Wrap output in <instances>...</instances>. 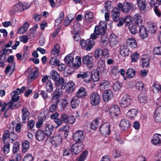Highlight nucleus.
Here are the masks:
<instances>
[{
  "mask_svg": "<svg viewBox=\"0 0 161 161\" xmlns=\"http://www.w3.org/2000/svg\"><path fill=\"white\" fill-rule=\"evenodd\" d=\"M106 28V22H100L99 26H95L94 33L90 36V38L95 40L100 35V42L103 45L106 46L108 44L107 36L105 34Z\"/></svg>",
  "mask_w": 161,
  "mask_h": 161,
  "instance_id": "f257e3e1",
  "label": "nucleus"
},
{
  "mask_svg": "<svg viewBox=\"0 0 161 161\" xmlns=\"http://www.w3.org/2000/svg\"><path fill=\"white\" fill-rule=\"evenodd\" d=\"M106 66L105 62L103 60H101L98 64L97 69L98 70H96L92 72V76H91L92 79L93 81H97L99 79V72L102 73L105 70Z\"/></svg>",
  "mask_w": 161,
  "mask_h": 161,
  "instance_id": "f03ea898",
  "label": "nucleus"
},
{
  "mask_svg": "<svg viewBox=\"0 0 161 161\" xmlns=\"http://www.w3.org/2000/svg\"><path fill=\"white\" fill-rule=\"evenodd\" d=\"M95 43L93 40L87 39L86 41L81 40L80 41V46L82 49H85L86 51L90 50Z\"/></svg>",
  "mask_w": 161,
  "mask_h": 161,
  "instance_id": "7ed1b4c3",
  "label": "nucleus"
},
{
  "mask_svg": "<svg viewBox=\"0 0 161 161\" xmlns=\"http://www.w3.org/2000/svg\"><path fill=\"white\" fill-rule=\"evenodd\" d=\"M73 139L76 143H81L84 139V132L81 130H78L73 134Z\"/></svg>",
  "mask_w": 161,
  "mask_h": 161,
  "instance_id": "20e7f679",
  "label": "nucleus"
},
{
  "mask_svg": "<svg viewBox=\"0 0 161 161\" xmlns=\"http://www.w3.org/2000/svg\"><path fill=\"white\" fill-rule=\"evenodd\" d=\"M82 62L90 69H91L94 64V59L91 55H87L82 58Z\"/></svg>",
  "mask_w": 161,
  "mask_h": 161,
  "instance_id": "39448f33",
  "label": "nucleus"
},
{
  "mask_svg": "<svg viewBox=\"0 0 161 161\" xmlns=\"http://www.w3.org/2000/svg\"><path fill=\"white\" fill-rule=\"evenodd\" d=\"M118 7L123 13L128 14L130 11L133 5L129 2H125L123 4L120 3H118Z\"/></svg>",
  "mask_w": 161,
  "mask_h": 161,
  "instance_id": "423d86ee",
  "label": "nucleus"
},
{
  "mask_svg": "<svg viewBox=\"0 0 161 161\" xmlns=\"http://www.w3.org/2000/svg\"><path fill=\"white\" fill-rule=\"evenodd\" d=\"M62 141V137L59 134L54 135L51 139V142L52 144L56 147L59 145L61 144Z\"/></svg>",
  "mask_w": 161,
  "mask_h": 161,
  "instance_id": "0eeeda50",
  "label": "nucleus"
},
{
  "mask_svg": "<svg viewBox=\"0 0 161 161\" xmlns=\"http://www.w3.org/2000/svg\"><path fill=\"white\" fill-rule=\"evenodd\" d=\"M100 130L101 134L103 136L109 135L111 131L109 124L105 123L103 124L100 128Z\"/></svg>",
  "mask_w": 161,
  "mask_h": 161,
  "instance_id": "6e6552de",
  "label": "nucleus"
},
{
  "mask_svg": "<svg viewBox=\"0 0 161 161\" xmlns=\"http://www.w3.org/2000/svg\"><path fill=\"white\" fill-rule=\"evenodd\" d=\"M90 103L92 105L94 106L98 105L100 102L99 95L97 93H93L90 96Z\"/></svg>",
  "mask_w": 161,
  "mask_h": 161,
  "instance_id": "1a4fd4ad",
  "label": "nucleus"
},
{
  "mask_svg": "<svg viewBox=\"0 0 161 161\" xmlns=\"http://www.w3.org/2000/svg\"><path fill=\"white\" fill-rule=\"evenodd\" d=\"M131 100L130 97L129 95H125L120 100V106L123 108H126L130 105Z\"/></svg>",
  "mask_w": 161,
  "mask_h": 161,
  "instance_id": "9d476101",
  "label": "nucleus"
},
{
  "mask_svg": "<svg viewBox=\"0 0 161 161\" xmlns=\"http://www.w3.org/2000/svg\"><path fill=\"white\" fill-rule=\"evenodd\" d=\"M63 93V92L61 89H60L59 87L57 88L55 91L53 92L51 95L52 97V102L53 103H58L59 102L58 98L60 95Z\"/></svg>",
  "mask_w": 161,
  "mask_h": 161,
  "instance_id": "9b49d317",
  "label": "nucleus"
},
{
  "mask_svg": "<svg viewBox=\"0 0 161 161\" xmlns=\"http://www.w3.org/2000/svg\"><path fill=\"white\" fill-rule=\"evenodd\" d=\"M78 78L82 79L86 83H90L91 81V77L86 72H80L77 75Z\"/></svg>",
  "mask_w": 161,
  "mask_h": 161,
  "instance_id": "f8f14e48",
  "label": "nucleus"
},
{
  "mask_svg": "<svg viewBox=\"0 0 161 161\" xmlns=\"http://www.w3.org/2000/svg\"><path fill=\"white\" fill-rule=\"evenodd\" d=\"M83 147L82 144L75 143L71 147V151L75 154H78L83 150Z\"/></svg>",
  "mask_w": 161,
  "mask_h": 161,
  "instance_id": "ddd939ff",
  "label": "nucleus"
},
{
  "mask_svg": "<svg viewBox=\"0 0 161 161\" xmlns=\"http://www.w3.org/2000/svg\"><path fill=\"white\" fill-rule=\"evenodd\" d=\"M151 142L154 145L161 146V135L155 134L152 137Z\"/></svg>",
  "mask_w": 161,
  "mask_h": 161,
  "instance_id": "4468645a",
  "label": "nucleus"
},
{
  "mask_svg": "<svg viewBox=\"0 0 161 161\" xmlns=\"http://www.w3.org/2000/svg\"><path fill=\"white\" fill-rule=\"evenodd\" d=\"M54 126L52 124L46 123L45 125L44 132L47 137L49 136L52 134Z\"/></svg>",
  "mask_w": 161,
  "mask_h": 161,
  "instance_id": "2eb2a0df",
  "label": "nucleus"
},
{
  "mask_svg": "<svg viewBox=\"0 0 161 161\" xmlns=\"http://www.w3.org/2000/svg\"><path fill=\"white\" fill-rule=\"evenodd\" d=\"M137 6L140 11L142 13H144L146 10L147 3L146 0H136Z\"/></svg>",
  "mask_w": 161,
  "mask_h": 161,
  "instance_id": "dca6fc26",
  "label": "nucleus"
},
{
  "mask_svg": "<svg viewBox=\"0 0 161 161\" xmlns=\"http://www.w3.org/2000/svg\"><path fill=\"white\" fill-rule=\"evenodd\" d=\"M120 14V9L117 7L114 8L112 10L111 14L112 19L114 21L117 22L119 20Z\"/></svg>",
  "mask_w": 161,
  "mask_h": 161,
  "instance_id": "f3484780",
  "label": "nucleus"
},
{
  "mask_svg": "<svg viewBox=\"0 0 161 161\" xmlns=\"http://www.w3.org/2000/svg\"><path fill=\"white\" fill-rule=\"evenodd\" d=\"M138 113L137 110L132 108L129 110L126 114V116L129 119H133L137 116Z\"/></svg>",
  "mask_w": 161,
  "mask_h": 161,
  "instance_id": "a211bd4d",
  "label": "nucleus"
},
{
  "mask_svg": "<svg viewBox=\"0 0 161 161\" xmlns=\"http://www.w3.org/2000/svg\"><path fill=\"white\" fill-rule=\"evenodd\" d=\"M55 81V84L56 87H59L60 86V89H64L65 88L66 84L64 82V80L62 77H59Z\"/></svg>",
  "mask_w": 161,
  "mask_h": 161,
  "instance_id": "6ab92c4d",
  "label": "nucleus"
},
{
  "mask_svg": "<svg viewBox=\"0 0 161 161\" xmlns=\"http://www.w3.org/2000/svg\"><path fill=\"white\" fill-rule=\"evenodd\" d=\"M109 114L112 117L117 116L120 114L119 108L117 106H113L110 109Z\"/></svg>",
  "mask_w": 161,
  "mask_h": 161,
  "instance_id": "aec40b11",
  "label": "nucleus"
},
{
  "mask_svg": "<svg viewBox=\"0 0 161 161\" xmlns=\"http://www.w3.org/2000/svg\"><path fill=\"white\" fill-rule=\"evenodd\" d=\"M113 94L111 90H107L103 94V98L105 102L110 100L113 97Z\"/></svg>",
  "mask_w": 161,
  "mask_h": 161,
  "instance_id": "412c9836",
  "label": "nucleus"
},
{
  "mask_svg": "<svg viewBox=\"0 0 161 161\" xmlns=\"http://www.w3.org/2000/svg\"><path fill=\"white\" fill-rule=\"evenodd\" d=\"M139 27V32L140 36L142 39H144L148 36V32L145 27L143 25H141Z\"/></svg>",
  "mask_w": 161,
  "mask_h": 161,
  "instance_id": "4be33fe9",
  "label": "nucleus"
},
{
  "mask_svg": "<svg viewBox=\"0 0 161 161\" xmlns=\"http://www.w3.org/2000/svg\"><path fill=\"white\" fill-rule=\"evenodd\" d=\"M66 86L67 87L65 90L67 93L69 94L72 93L75 88L74 83L71 81H69Z\"/></svg>",
  "mask_w": 161,
  "mask_h": 161,
  "instance_id": "5701e85b",
  "label": "nucleus"
},
{
  "mask_svg": "<svg viewBox=\"0 0 161 161\" xmlns=\"http://www.w3.org/2000/svg\"><path fill=\"white\" fill-rule=\"evenodd\" d=\"M154 117V120L156 122H161V106L156 110Z\"/></svg>",
  "mask_w": 161,
  "mask_h": 161,
  "instance_id": "b1692460",
  "label": "nucleus"
},
{
  "mask_svg": "<svg viewBox=\"0 0 161 161\" xmlns=\"http://www.w3.org/2000/svg\"><path fill=\"white\" fill-rule=\"evenodd\" d=\"M40 120H38L36 123V126L37 128L40 127L43 124V121L46 120L47 118V115H46L44 112H41L39 117Z\"/></svg>",
  "mask_w": 161,
  "mask_h": 161,
  "instance_id": "393cba45",
  "label": "nucleus"
},
{
  "mask_svg": "<svg viewBox=\"0 0 161 161\" xmlns=\"http://www.w3.org/2000/svg\"><path fill=\"white\" fill-rule=\"evenodd\" d=\"M119 125L123 130H125L130 126V123L129 121L126 119H123L120 121Z\"/></svg>",
  "mask_w": 161,
  "mask_h": 161,
  "instance_id": "a878e982",
  "label": "nucleus"
},
{
  "mask_svg": "<svg viewBox=\"0 0 161 161\" xmlns=\"http://www.w3.org/2000/svg\"><path fill=\"white\" fill-rule=\"evenodd\" d=\"M130 53V50L128 46L126 45H123L120 47V53L124 57L128 56Z\"/></svg>",
  "mask_w": 161,
  "mask_h": 161,
  "instance_id": "bb28decb",
  "label": "nucleus"
},
{
  "mask_svg": "<svg viewBox=\"0 0 161 161\" xmlns=\"http://www.w3.org/2000/svg\"><path fill=\"white\" fill-rule=\"evenodd\" d=\"M117 36L113 34H111L109 36V41L110 46L112 47L115 46L118 42Z\"/></svg>",
  "mask_w": 161,
  "mask_h": 161,
  "instance_id": "cd10ccee",
  "label": "nucleus"
},
{
  "mask_svg": "<svg viewBox=\"0 0 161 161\" xmlns=\"http://www.w3.org/2000/svg\"><path fill=\"white\" fill-rule=\"evenodd\" d=\"M22 117L24 122H25L26 120L29 119L30 113L28 110L25 108H23L22 109Z\"/></svg>",
  "mask_w": 161,
  "mask_h": 161,
  "instance_id": "c85d7f7f",
  "label": "nucleus"
},
{
  "mask_svg": "<svg viewBox=\"0 0 161 161\" xmlns=\"http://www.w3.org/2000/svg\"><path fill=\"white\" fill-rule=\"evenodd\" d=\"M140 63L143 68H147L149 64L148 57L146 55L143 56L141 58Z\"/></svg>",
  "mask_w": 161,
  "mask_h": 161,
  "instance_id": "c756f323",
  "label": "nucleus"
},
{
  "mask_svg": "<svg viewBox=\"0 0 161 161\" xmlns=\"http://www.w3.org/2000/svg\"><path fill=\"white\" fill-rule=\"evenodd\" d=\"M74 59L73 55L71 54H69L65 57L64 61L67 65L70 67L73 66V62Z\"/></svg>",
  "mask_w": 161,
  "mask_h": 161,
  "instance_id": "7c9ffc66",
  "label": "nucleus"
},
{
  "mask_svg": "<svg viewBox=\"0 0 161 161\" xmlns=\"http://www.w3.org/2000/svg\"><path fill=\"white\" fill-rule=\"evenodd\" d=\"M86 92L84 88L81 87L78 90L76 95L78 98H83L86 96Z\"/></svg>",
  "mask_w": 161,
  "mask_h": 161,
  "instance_id": "2f4dec72",
  "label": "nucleus"
},
{
  "mask_svg": "<svg viewBox=\"0 0 161 161\" xmlns=\"http://www.w3.org/2000/svg\"><path fill=\"white\" fill-rule=\"evenodd\" d=\"M134 20L137 25V27L142 25V19L140 14H135L134 16Z\"/></svg>",
  "mask_w": 161,
  "mask_h": 161,
  "instance_id": "473e14b6",
  "label": "nucleus"
},
{
  "mask_svg": "<svg viewBox=\"0 0 161 161\" xmlns=\"http://www.w3.org/2000/svg\"><path fill=\"white\" fill-rule=\"evenodd\" d=\"M101 119L100 118L96 119L91 123L90 124L91 128L93 130H96L99 126V121Z\"/></svg>",
  "mask_w": 161,
  "mask_h": 161,
  "instance_id": "72a5a7b5",
  "label": "nucleus"
},
{
  "mask_svg": "<svg viewBox=\"0 0 161 161\" xmlns=\"http://www.w3.org/2000/svg\"><path fill=\"white\" fill-rule=\"evenodd\" d=\"M127 45L132 48H135L137 46L136 40L133 38H128L127 40Z\"/></svg>",
  "mask_w": 161,
  "mask_h": 161,
  "instance_id": "f704fd0d",
  "label": "nucleus"
},
{
  "mask_svg": "<svg viewBox=\"0 0 161 161\" xmlns=\"http://www.w3.org/2000/svg\"><path fill=\"white\" fill-rule=\"evenodd\" d=\"M81 58L80 57L77 56L73 62V66L76 68L79 67L81 65Z\"/></svg>",
  "mask_w": 161,
  "mask_h": 161,
  "instance_id": "c9c22d12",
  "label": "nucleus"
},
{
  "mask_svg": "<svg viewBox=\"0 0 161 161\" xmlns=\"http://www.w3.org/2000/svg\"><path fill=\"white\" fill-rule=\"evenodd\" d=\"M80 103V100L77 97H75L72 99L71 103L72 108H75L78 106Z\"/></svg>",
  "mask_w": 161,
  "mask_h": 161,
  "instance_id": "e433bc0d",
  "label": "nucleus"
},
{
  "mask_svg": "<svg viewBox=\"0 0 161 161\" xmlns=\"http://www.w3.org/2000/svg\"><path fill=\"white\" fill-rule=\"evenodd\" d=\"M15 66V63H13L7 66L4 70V72L7 73H10L12 74L14 71Z\"/></svg>",
  "mask_w": 161,
  "mask_h": 161,
  "instance_id": "4c0bfd02",
  "label": "nucleus"
},
{
  "mask_svg": "<svg viewBox=\"0 0 161 161\" xmlns=\"http://www.w3.org/2000/svg\"><path fill=\"white\" fill-rule=\"evenodd\" d=\"M60 49L59 45L58 44H56L52 49V54L56 57L58 56L60 52Z\"/></svg>",
  "mask_w": 161,
  "mask_h": 161,
  "instance_id": "58836bf2",
  "label": "nucleus"
},
{
  "mask_svg": "<svg viewBox=\"0 0 161 161\" xmlns=\"http://www.w3.org/2000/svg\"><path fill=\"white\" fill-rule=\"evenodd\" d=\"M22 152L25 153L29 150L30 147V143L27 141H24L22 143Z\"/></svg>",
  "mask_w": 161,
  "mask_h": 161,
  "instance_id": "ea45409f",
  "label": "nucleus"
},
{
  "mask_svg": "<svg viewBox=\"0 0 161 161\" xmlns=\"http://www.w3.org/2000/svg\"><path fill=\"white\" fill-rule=\"evenodd\" d=\"M60 60L56 57L51 58L50 60V64L53 67L58 66Z\"/></svg>",
  "mask_w": 161,
  "mask_h": 161,
  "instance_id": "a19ab883",
  "label": "nucleus"
},
{
  "mask_svg": "<svg viewBox=\"0 0 161 161\" xmlns=\"http://www.w3.org/2000/svg\"><path fill=\"white\" fill-rule=\"evenodd\" d=\"M45 134L44 132L41 130H38L36 134V139L40 141L42 140L44 138Z\"/></svg>",
  "mask_w": 161,
  "mask_h": 161,
  "instance_id": "79ce46f5",
  "label": "nucleus"
},
{
  "mask_svg": "<svg viewBox=\"0 0 161 161\" xmlns=\"http://www.w3.org/2000/svg\"><path fill=\"white\" fill-rule=\"evenodd\" d=\"M73 31H71L72 34L73 33H79L80 31V24L77 22H75L73 27Z\"/></svg>",
  "mask_w": 161,
  "mask_h": 161,
  "instance_id": "37998d69",
  "label": "nucleus"
},
{
  "mask_svg": "<svg viewBox=\"0 0 161 161\" xmlns=\"http://www.w3.org/2000/svg\"><path fill=\"white\" fill-rule=\"evenodd\" d=\"M88 155V152L87 151H83L79 155L77 158L78 161H84L87 158Z\"/></svg>",
  "mask_w": 161,
  "mask_h": 161,
  "instance_id": "c03bdc74",
  "label": "nucleus"
},
{
  "mask_svg": "<svg viewBox=\"0 0 161 161\" xmlns=\"http://www.w3.org/2000/svg\"><path fill=\"white\" fill-rule=\"evenodd\" d=\"M38 70H35L33 71L29 75L28 80L31 81V80L36 78L38 76Z\"/></svg>",
  "mask_w": 161,
  "mask_h": 161,
  "instance_id": "a18cd8bd",
  "label": "nucleus"
},
{
  "mask_svg": "<svg viewBox=\"0 0 161 161\" xmlns=\"http://www.w3.org/2000/svg\"><path fill=\"white\" fill-rule=\"evenodd\" d=\"M139 101L142 103H146L148 100V98L144 94H139L138 97Z\"/></svg>",
  "mask_w": 161,
  "mask_h": 161,
  "instance_id": "49530a36",
  "label": "nucleus"
},
{
  "mask_svg": "<svg viewBox=\"0 0 161 161\" xmlns=\"http://www.w3.org/2000/svg\"><path fill=\"white\" fill-rule=\"evenodd\" d=\"M135 71L133 69L130 68L127 69L126 75L128 78H131L135 76Z\"/></svg>",
  "mask_w": 161,
  "mask_h": 161,
  "instance_id": "de8ad7c7",
  "label": "nucleus"
},
{
  "mask_svg": "<svg viewBox=\"0 0 161 161\" xmlns=\"http://www.w3.org/2000/svg\"><path fill=\"white\" fill-rule=\"evenodd\" d=\"M156 24L155 23H151L148 25V31L151 34H154L156 31Z\"/></svg>",
  "mask_w": 161,
  "mask_h": 161,
  "instance_id": "09e8293b",
  "label": "nucleus"
},
{
  "mask_svg": "<svg viewBox=\"0 0 161 161\" xmlns=\"http://www.w3.org/2000/svg\"><path fill=\"white\" fill-rule=\"evenodd\" d=\"M46 89L48 92L51 93L52 92L53 89V86L52 83L51 81H48L47 82Z\"/></svg>",
  "mask_w": 161,
  "mask_h": 161,
  "instance_id": "8fccbe9b",
  "label": "nucleus"
},
{
  "mask_svg": "<svg viewBox=\"0 0 161 161\" xmlns=\"http://www.w3.org/2000/svg\"><path fill=\"white\" fill-rule=\"evenodd\" d=\"M51 77L52 79L55 81L60 77V76L58 73L55 70H53L51 73Z\"/></svg>",
  "mask_w": 161,
  "mask_h": 161,
  "instance_id": "3c124183",
  "label": "nucleus"
},
{
  "mask_svg": "<svg viewBox=\"0 0 161 161\" xmlns=\"http://www.w3.org/2000/svg\"><path fill=\"white\" fill-rule=\"evenodd\" d=\"M14 11L16 12L22 11L23 9V6L22 3H19L16 4L13 7Z\"/></svg>",
  "mask_w": 161,
  "mask_h": 161,
  "instance_id": "603ef678",
  "label": "nucleus"
},
{
  "mask_svg": "<svg viewBox=\"0 0 161 161\" xmlns=\"http://www.w3.org/2000/svg\"><path fill=\"white\" fill-rule=\"evenodd\" d=\"M136 86L137 89L139 91L142 92L144 91V84L141 81H139L136 84Z\"/></svg>",
  "mask_w": 161,
  "mask_h": 161,
  "instance_id": "864d4df0",
  "label": "nucleus"
},
{
  "mask_svg": "<svg viewBox=\"0 0 161 161\" xmlns=\"http://www.w3.org/2000/svg\"><path fill=\"white\" fill-rule=\"evenodd\" d=\"M102 53V50L101 48H97L95 52V57L97 58H100V56L103 55Z\"/></svg>",
  "mask_w": 161,
  "mask_h": 161,
  "instance_id": "5fc2aeb1",
  "label": "nucleus"
},
{
  "mask_svg": "<svg viewBox=\"0 0 161 161\" xmlns=\"http://www.w3.org/2000/svg\"><path fill=\"white\" fill-rule=\"evenodd\" d=\"M161 85L156 83L154 84L152 86V89L155 93H158L160 91Z\"/></svg>",
  "mask_w": 161,
  "mask_h": 161,
  "instance_id": "6e6d98bb",
  "label": "nucleus"
},
{
  "mask_svg": "<svg viewBox=\"0 0 161 161\" xmlns=\"http://www.w3.org/2000/svg\"><path fill=\"white\" fill-rule=\"evenodd\" d=\"M86 19L89 21H91L93 18V14L91 12L87 11L85 15Z\"/></svg>",
  "mask_w": 161,
  "mask_h": 161,
  "instance_id": "4d7b16f0",
  "label": "nucleus"
},
{
  "mask_svg": "<svg viewBox=\"0 0 161 161\" xmlns=\"http://www.w3.org/2000/svg\"><path fill=\"white\" fill-rule=\"evenodd\" d=\"M19 144L17 142H15L13 145V151L14 153L18 152L19 149Z\"/></svg>",
  "mask_w": 161,
  "mask_h": 161,
  "instance_id": "13d9d810",
  "label": "nucleus"
},
{
  "mask_svg": "<svg viewBox=\"0 0 161 161\" xmlns=\"http://www.w3.org/2000/svg\"><path fill=\"white\" fill-rule=\"evenodd\" d=\"M139 55L137 53H135L131 56V60L132 62H136L139 58Z\"/></svg>",
  "mask_w": 161,
  "mask_h": 161,
  "instance_id": "bf43d9fd",
  "label": "nucleus"
},
{
  "mask_svg": "<svg viewBox=\"0 0 161 161\" xmlns=\"http://www.w3.org/2000/svg\"><path fill=\"white\" fill-rule=\"evenodd\" d=\"M14 102V101L12 100L7 103L8 108H6L7 110H8L10 108H14L16 107V105L15 104Z\"/></svg>",
  "mask_w": 161,
  "mask_h": 161,
  "instance_id": "052dcab7",
  "label": "nucleus"
},
{
  "mask_svg": "<svg viewBox=\"0 0 161 161\" xmlns=\"http://www.w3.org/2000/svg\"><path fill=\"white\" fill-rule=\"evenodd\" d=\"M129 29L131 33L132 34H135L137 32V30L135 25H132L130 26Z\"/></svg>",
  "mask_w": 161,
  "mask_h": 161,
  "instance_id": "680f3d73",
  "label": "nucleus"
},
{
  "mask_svg": "<svg viewBox=\"0 0 161 161\" xmlns=\"http://www.w3.org/2000/svg\"><path fill=\"white\" fill-rule=\"evenodd\" d=\"M67 119V123H68L72 124H74L76 120L75 117L73 115L69 116Z\"/></svg>",
  "mask_w": 161,
  "mask_h": 161,
  "instance_id": "e2e57ef3",
  "label": "nucleus"
},
{
  "mask_svg": "<svg viewBox=\"0 0 161 161\" xmlns=\"http://www.w3.org/2000/svg\"><path fill=\"white\" fill-rule=\"evenodd\" d=\"M53 103L49 107V111L51 113H53L56 111V108L57 106V104L58 103Z\"/></svg>",
  "mask_w": 161,
  "mask_h": 161,
  "instance_id": "0e129e2a",
  "label": "nucleus"
},
{
  "mask_svg": "<svg viewBox=\"0 0 161 161\" xmlns=\"http://www.w3.org/2000/svg\"><path fill=\"white\" fill-rule=\"evenodd\" d=\"M121 87V84L118 82L114 83L113 86V89L116 91L119 90Z\"/></svg>",
  "mask_w": 161,
  "mask_h": 161,
  "instance_id": "69168bd1",
  "label": "nucleus"
},
{
  "mask_svg": "<svg viewBox=\"0 0 161 161\" xmlns=\"http://www.w3.org/2000/svg\"><path fill=\"white\" fill-rule=\"evenodd\" d=\"M33 158L31 154H27L24 158L23 161H33Z\"/></svg>",
  "mask_w": 161,
  "mask_h": 161,
  "instance_id": "338daca9",
  "label": "nucleus"
},
{
  "mask_svg": "<svg viewBox=\"0 0 161 161\" xmlns=\"http://www.w3.org/2000/svg\"><path fill=\"white\" fill-rule=\"evenodd\" d=\"M153 52L155 54L161 55V47H155Z\"/></svg>",
  "mask_w": 161,
  "mask_h": 161,
  "instance_id": "774afa93",
  "label": "nucleus"
}]
</instances>
